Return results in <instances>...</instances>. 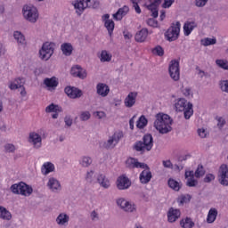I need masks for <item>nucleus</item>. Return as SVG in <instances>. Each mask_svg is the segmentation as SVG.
Segmentation results:
<instances>
[{"label": "nucleus", "mask_w": 228, "mask_h": 228, "mask_svg": "<svg viewBox=\"0 0 228 228\" xmlns=\"http://www.w3.org/2000/svg\"><path fill=\"white\" fill-rule=\"evenodd\" d=\"M70 220V217L69 215L65 213H61L57 218H56V223L58 225H63L64 227H67L69 225V221Z\"/></svg>", "instance_id": "obj_27"}, {"label": "nucleus", "mask_w": 228, "mask_h": 228, "mask_svg": "<svg viewBox=\"0 0 228 228\" xmlns=\"http://www.w3.org/2000/svg\"><path fill=\"white\" fill-rule=\"evenodd\" d=\"M102 20L104 22V26L108 30L110 37H111V35H113V30L115 29V21H113V20H110V14H104L102 17Z\"/></svg>", "instance_id": "obj_13"}, {"label": "nucleus", "mask_w": 228, "mask_h": 228, "mask_svg": "<svg viewBox=\"0 0 228 228\" xmlns=\"http://www.w3.org/2000/svg\"><path fill=\"white\" fill-rule=\"evenodd\" d=\"M153 54H156L157 56H164L165 50L161 45H157L155 48L152 49Z\"/></svg>", "instance_id": "obj_47"}, {"label": "nucleus", "mask_w": 228, "mask_h": 228, "mask_svg": "<svg viewBox=\"0 0 228 228\" xmlns=\"http://www.w3.org/2000/svg\"><path fill=\"white\" fill-rule=\"evenodd\" d=\"M82 167H85L86 168L90 167L92 165V158L90 157H83L81 161Z\"/></svg>", "instance_id": "obj_48"}, {"label": "nucleus", "mask_w": 228, "mask_h": 228, "mask_svg": "<svg viewBox=\"0 0 228 228\" xmlns=\"http://www.w3.org/2000/svg\"><path fill=\"white\" fill-rule=\"evenodd\" d=\"M224 126H225V119H224V118H217V127H219V129H222Z\"/></svg>", "instance_id": "obj_64"}, {"label": "nucleus", "mask_w": 228, "mask_h": 228, "mask_svg": "<svg viewBox=\"0 0 228 228\" xmlns=\"http://www.w3.org/2000/svg\"><path fill=\"white\" fill-rule=\"evenodd\" d=\"M151 179H152V173L151 172V168H145V170L140 174V181L142 184H147L151 183Z\"/></svg>", "instance_id": "obj_22"}, {"label": "nucleus", "mask_w": 228, "mask_h": 228, "mask_svg": "<svg viewBox=\"0 0 228 228\" xmlns=\"http://www.w3.org/2000/svg\"><path fill=\"white\" fill-rule=\"evenodd\" d=\"M204 183H211V181H215V175L208 174L203 179Z\"/></svg>", "instance_id": "obj_59"}, {"label": "nucleus", "mask_w": 228, "mask_h": 228, "mask_svg": "<svg viewBox=\"0 0 228 228\" xmlns=\"http://www.w3.org/2000/svg\"><path fill=\"white\" fill-rule=\"evenodd\" d=\"M174 3H175V0H164L162 8H170Z\"/></svg>", "instance_id": "obj_58"}, {"label": "nucleus", "mask_w": 228, "mask_h": 228, "mask_svg": "<svg viewBox=\"0 0 228 228\" xmlns=\"http://www.w3.org/2000/svg\"><path fill=\"white\" fill-rule=\"evenodd\" d=\"M131 186V180L126 175L118 177L117 187L119 190H127Z\"/></svg>", "instance_id": "obj_12"}, {"label": "nucleus", "mask_w": 228, "mask_h": 228, "mask_svg": "<svg viewBox=\"0 0 228 228\" xmlns=\"http://www.w3.org/2000/svg\"><path fill=\"white\" fill-rule=\"evenodd\" d=\"M64 92L70 99H79V97L83 95V91H81V89L70 86H66Z\"/></svg>", "instance_id": "obj_11"}, {"label": "nucleus", "mask_w": 228, "mask_h": 228, "mask_svg": "<svg viewBox=\"0 0 228 228\" xmlns=\"http://www.w3.org/2000/svg\"><path fill=\"white\" fill-rule=\"evenodd\" d=\"M22 13L25 20L32 24L38 20V9L33 5H24Z\"/></svg>", "instance_id": "obj_4"}, {"label": "nucleus", "mask_w": 228, "mask_h": 228, "mask_svg": "<svg viewBox=\"0 0 228 228\" xmlns=\"http://www.w3.org/2000/svg\"><path fill=\"white\" fill-rule=\"evenodd\" d=\"M216 64L217 67H220V69H224V70H228V61L224 60H216Z\"/></svg>", "instance_id": "obj_46"}, {"label": "nucleus", "mask_w": 228, "mask_h": 228, "mask_svg": "<svg viewBox=\"0 0 228 228\" xmlns=\"http://www.w3.org/2000/svg\"><path fill=\"white\" fill-rule=\"evenodd\" d=\"M201 42L202 45L208 47V45H215V44H216V38L207 37L204 40H201Z\"/></svg>", "instance_id": "obj_44"}, {"label": "nucleus", "mask_w": 228, "mask_h": 228, "mask_svg": "<svg viewBox=\"0 0 228 228\" xmlns=\"http://www.w3.org/2000/svg\"><path fill=\"white\" fill-rule=\"evenodd\" d=\"M55 108H56V104L52 103V104L48 105V106L45 108V112H46V113H54Z\"/></svg>", "instance_id": "obj_61"}, {"label": "nucleus", "mask_w": 228, "mask_h": 228, "mask_svg": "<svg viewBox=\"0 0 228 228\" xmlns=\"http://www.w3.org/2000/svg\"><path fill=\"white\" fill-rule=\"evenodd\" d=\"M179 33H181V22L176 21L175 23H172L165 33V37L168 42H174L179 38Z\"/></svg>", "instance_id": "obj_5"}, {"label": "nucleus", "mask_w": 228, "mask_h": 228, "mask_svg": "<svg viewBox=\"0 0 228 228\" xmlns=\"http://www.w3.org/2000/svg\"><path fill=\"white\" fill-rule=\"evenodd\" d=\"M218 182L222 186L228 185V167L226 164H223L220 166L218 172Z\"/></svg>", "instance_id": "obj_9"}, {"label": "nucleus", "mask_w": 228, "mask_h": 228, "mask_svg": "<svg viewBox=\"0 0 228 228\" xmlns=\"http://www.w3.org/2000/svg\"><path fill=\"white\" fill-rule=\"evenodd\" d=\"M184 118L190 120L191 115H193V103L188 102L187 108L183 110Z\"/></svg>", "instance_id": "obj_35"}, {"label": "nucleus", "mask_w": 228, "mask_h": 228, "mask_svg": "<svg viewBox=\"0 0 228 228\" xmlns=\"http://www.w3.org/2000/svg\"><path fill=\"white\" fill-rule=\"evenodd\" d=\"M190 200H191V195L190 194L182 195L180 200V204H188Z\"/></svg>", "instance_id": "obj_52"}, {"label": "nucleus", "mask_w": 228, "mask_h": 228, "mask_svg": "<svg viewBox=\"0 0 228 228\" xmlns=\"http://www.w3.org/2000/svg\"><path fill=\"white\" fill-rule=\"evenodd\" d=\"M168 72H169V76H170L171 79H173V81H179V79L181 78L179 61L172 60L169 62Z\"/></svg>", "instance_id": "obj_8"}, {"label": "nucleus", "mask_w": 228, "mask_h": 228, "mask_svg": "<svg viewBox=\"0 0 228 228\" xmlns=\"http://www.w3.org/2000/svg\"><path fill=\"white\" fill-rule=\"evenodd\" d=\"M72 5L74 6L76 10V13L78 15V17H81L83 15V12L86 10V3L85 5V0H75L72 2Z\"/></svg>", "instance_id": "obj_17"}, {"label": "nucleus", "mask_w": 228, "mask_h": 228, "mask_svg": "<svg viewBox=\"0 0 228 228\" xmlns=\"http://www.w3.org/2000/svg\"><path fill=\"white\" fill-rule=\"evenodd\" d=\"M147 10H149L150 12H151V17H153V19H158V16L159 15V7L158 6H151V4L146 5Z\"/></svg>", "instance_id": "obj_40"}, {"label": "nucleus", "mask_w": 228, "mask_h": 228, "mask_svg": "<svg viewBox=\"0 0 228 228\" xmlns=\"http://www.w3.org/2000/svg\"><path fill=\"white\" fill-rule=\"evenodd\" d=\"M208 0H195V5L198 6V8H202L206 6Z\"/></svg>", "instance_id": "obj_57"}, {"label": "nucleus", "mask_w": 228, "mask_h": 228, "mask_svg": "<svg viewBox=\"0 0 228 228\" xmlns=\"http://www.w3.org/2000/svg\"><path fill=\"white\" fill-rule=\"evenodd\" d=\"M185 179H192L195 177V172L193 171H185L184 175Z\"/></svg>", "instance_id": "obj_63"}, {"label": "nucleus", "mask_w": 228, "mask_h": 228, "mask_svg": "<svg viewBox=\"0 0 228 228\" xmlns=\"http://www.w3.org/2000/svg\"><path fill=\"white\" fill-rule=\"evenodd\" d=\"M70 74L73 77H79V79H85L86 77V70H84L79 65L73 66Z\"/></svg>", "instance_id": "obj_15"}, {"label": "nucleus", "mask_w": 228, "mask_h": 228, "mask_svg": "<svg viewBox=\"0 0 228 228\" xmlns=\"http://www.w3.org/2000/svg\"><path fill=\"white\" fill-rule=\"evenodd\" d=\"M162 165L164 168H170L171 170H174V164H172V161H170V159L163 160Z\"/></svg>", "instance_id": "obj_53"}, {"label": "nucleus", "mask_w": 228, "mask_h": 228, "mask_svg": "<svg viewBox=\"0 0 228 228\" xmlns=\"http://www.w3.org/2000/svg\"><path fill=\"white\" fill-rule=\"evenodd\" d=\"M198 134L200 138H206L208 136V132H206V129L200 128L198 129Z\"/></svg>", "instance_id": "obj_62"}, {"label": "nucleus", "mask_w": 228, "mask_h": 228, "mask_svg": "<svg viewBox=\"0 0 228 228\" xmlns=\"http://www.w3.org/2000/svg\"><path fill=\"white\" fill-rule=\"evenodd\" d=\"M138 96V93L131 92L125 99V106L126 108H133L134 104H136V97Z\"/></svg>", "instance_id": "obj_20"}, {"label": "nucleus", "mask_w": 228, "mask_h": 228, "mask_svg": "<svg viewBox=\"0 0 228 228\" xmlns=\"http://www.w3.org/2000/svg\"><path fill=\"white\" fill-rule=\"evenodd\" d=\"M126 163L128 168H149L147 164L138 162V159L134 158H129Z\"/></svg>", "instance_id": "obj_14"}, {"label": "nucleus", "mask_w": 228, "mask_h": 228, "mask_svg": "<svg viewBox=\"0 0 228 228\" xmlns=\"http://www.w3.org/2000/svg\"><path fill=\"white\" fill-rule=\"evenodd\" d=\"M10 189L15 195H23L24 197H29L33 193V187L24 182L12 184Z\"/></svg>", "instance_id": "obj_3"}, {"label": "nucleus", "mask_w": 228, "mask_h": 228, "mask_svg": "<svg viewBox=\"0 0 228 228\" xmlns=\"http://www.w3.org/2000/svg\"><path fill=\"white\" fill-rule=\"evenodd\" d=\"M53 54H54V45L49 42L43 44L39 50V57L45 61H47Z\"/></svg>", "instance_id": "obj_7"}, {"label": "nucleus", "mask_w": 228, "mask_h": 228, "mask_svg": "<svg viewBox=\"0 0 228 228\" xmlns=\"http://www.w3.org/2000/svg\"><path fill=\"white\" fill-rule=\"evenodd\" d=\"M61 51L64 56H72L74 46L70 43H63L61 45Z\"/></svg>", "instance_id": "obj_25"}, {"label": "nucleus", "mask_w": 228, "mask_h": 228, "mask_svg": "<svg viewBox=\"0 0 228 228\" xmlns=\"http://www.w3.org/2000/svg\"><path fill=\"white\" fill-rule=\"evenodd\" d=\"M188 101L184 98H180L177 100V102L175 103V108L176 111H184L186 108H188V104H186Z\"/></svg>", "instance_id": "obj_29"}, {"label": "nucleus", "mask_w": 228, "mask_h": 228, "mask_svg": "<svg viewBox=\"0 0 228 228\" xmlns=\"http://www.w3.org/2000/svg\"><path fill=\"white\" fill-rule=\"evenodd\" d=\"M0 218L8 222L12 220V213L6 208L0 206Z\"/></svg>", "instance_id": "obj_31"}, {"label": "nucleus", "mask_w": 228, "mask_h": 228, "mask_svg": "<svg viewBox=\"0 0 228 228\" xmlns=\"http://www.w3.org/2000/svg\"><path fill=\"white\" fill-rule=\"evenodd\" d=\"M180 216L181 210L174 208H169L167 212V221L170 222V224H174V222H176Z\"/></svg>", "instance_id": "obj_19"}, {"label": "nucleus", "mask_w": 228, "mask_h": 228, "mask_svg": "<svg viewBox=\"0 0 228 228\" xmlns=\"http://www.w3.org/2000/svg\"><path fill=\"white\" fill-rule=\"evenodd\" d=\"M28 142L33 143L35 149H40L42 147V136L35 132L29 134Z\"/></svg>", "instance_id": "obj_16"}, {"label": "nucleus", "mask_w": 228, "mask_h": 228, "mask_svg": "<svg viewBox=\"0 0 228 228\" xmlns=\"http://www.w3.org/2000/svg\"><path fill=\"white\" fill-rule=\"evenodd\" d=\"M206 174V171L204 170V166L202 164H200L194 173L196 179H200L204 175Z\"/></svg>", "instance_id": "obj_39"}, {"label": "nucleus", "mask_w": 228, "mask_h": 228, "mask_svg": "<svg viewBox=\"0 0 228 228\" xmlns=\"http://www.w3.org/2000/svg\"><path fill=\"white\" fill-rule=\"evenodd\" d=\"M219 86L222 92H225V94H228V80H221L219 82Z\"/></svg>", "instance_id": "obj_50"}, {"label": "nucleus", "mask_w": 228, "mask_h": 228, "mask_svg": "<svg viewBox=\"0 0 228 228\" xmlns=\"http://www.w3.org/2000/svg\"><path fill=\"white\" fill-rule=\"evenodd\" d=\"M14 83L17 85L18 88H24V85L26 84V78L18 77L14 80Z\"/></svg>", "instance_id": "obj_49"}, {"label": "nucleus", "mask_w": 228, "mask_h": 228, "mask_svg": "<svg viewBox=\"0 0 228 228\" xmlns=\"http://www.w3.org/2000/svg\"><path fill=\"white\" fill-rule=\"evenodd\" d=\"M44 85H45L49 90H56V86H58L59 82L56 80V77H53L51 78H45L44 80Z\"/></svg>", "instance_id": "obj_28"}, {"label": "nucleus", "mask_w": 228, "mask_h": 228, "mask_svg": "<svg viewBox=\"0 0 228 228\" xmlns=\"http://www.w3.org/2000/svg\"><path fill=\"white\" fill-rule=\"evenodd\" d=\"M42 174L44 175H47L48 174H51V172H54V164L51 162H45L41 168Z\"/></svg>", "instance_id": "obj_30"}, {"label": "nucleus", "mask_w": 228, "mask_h": 228, "mask_svg": "<svg viewBox=\"0 0 228 228\" xmlns=\"http://www.w3.org/2000/svg\"><path fill=\"white\" fill-rule=\"evenodd\" d=\"M124 138V133L122 132H115L114 134H112L108 141L104 142L102 144L103 149H107V151H110V149H115L117 147V144Z\"/></svg>", "instance_id": "obj_6"}, {"label": "nucleus", "mask_w": 228, "mask_h": 228, "mask_svg": "<svg viewBox=\"0 0 228 228\" xmlns=\"http://www.w3.org/2000/svg\"><path fill=\"white\" fill-rule=\"evenodd\" d=\"M13 37L15 40H17L18 44H21L24 45L26 42V37H24L23 33L20 31H14Z\"/></svg>", "instance_id": "obj_37"}, {"label": "nucleus", "mask_w": 228, "mask_h": 228, "mask_svg": "<svg viewBox=\"0 0 228 228\" xmlns=\"http://www.w3.org/2000/svg\"><path fill=\"white\" fill-rule=\"evenodd\" d=\"M100 61H102V63L106 61H111V55H110V53H108L106 50L102 51Z\"/></svg>", "instance_id": "obj_41"}, {"label": "nucleus", "mask_w": 228, "mask_h": 228, "mask_svg": "<svg viewBox=\"0 0 228 228\" xmlns=\"http://www.w3.org/2000/svg\"><path fill=\"white\" fill-rule=\"evenodd\" d=\"M133 4V8H134L135 12L140 14L142 13V9L140 8V5L138 4V2L136 0H131Z\"/></svg>", "instance_id": "obj_56"}, {"label": "nucleus", "mask_w": 228, "mask_h": 228, "mask_svg": "<svg viewBox=\"0 0 228 228\" xmlns=\"http://www.w3.org/2000/svg\"><path fill=\"white\" fill-rule=\"evenodd\" d=\"M4 149L6 152H15V145L13 144H10V143L5 144Z\"/></svg>", "instance_id": "obj_60"}, {"label": "nucleus", "mask_w": 228, "mask_h": 228, "mask_svg": "<svg viewBox=\"0 0 228 228\" xmlns=\"http://www.w3.org/2000/svg\"><path fill=\"white\" fill-rule=\"evenodd\" d=\"M218 216V211L216 208H211L208 211V215L207 217L208 224H213L216 220V216Z\"/></svg>", "instance_id": "obj_34"}, {"label": "nucleus", "mask_w": 228, "mask_h": 228, "mask_svg": "<svg viewBox=\"0 0 228 228\" xmlns=\"http://www.w3.org/2000/svg\"><path fill=\"white\" fill-rule=\"evenodd\" d=\"M47 186L53 193H58V191H61V184L60 181L54 177H51L47 183Z\"/></svg>", "instance_id": "obj_18"}, {"label": "nucleus", "mask_w": 228, "mask_h": 228, "mask_svg": "<svg viewBox=\"0 0 228 228\" xmlns=\"http://www.w3.org/2000/svg\"><path fill=\"white\" fill-rule=\"evenodd\" d=\"M154 146V138L152 134H146L142 137V141L135 142L133 149L136 151V152H145V151H152V147Z\"/></svg>", "instance_id": "obj_2"}, {"label": "nucleus", "mask_w": 228, "mask_h": 228, "mask_svg": "<svg viewBox=\"0 0 228 228\" xmlns=\"http://www.w3.org/2000/svg\"><path fill=\"white\" fill-rule=\"evenodd\" d=\"M91 115H90V112L89 111H84L81 113L80 115V119L83 121V122H86V120H89Z\"/></svg>", "instance_id": "obj_55"}, {"label": "nucleus", "mask_w": 228, "mask_h": 228, "mask_svg": "<svg viewBox=\"0 0 228 228\" xmlns=\"http://www.w3.org/2000/svg\"><path fill=\"white\" fill-rule=\"evenodd\" d=\"M149 120H147V118H145V116H141L139 118V119L136 122V127L138 129H143V127H145L148 124Z\"/></svg>", "instance_id": "obj_38"}, {"label": "nucleus", "mask_w": 228, "mask_h": 228, "mask_svg": "<svg viewBox=\"0 0 228 228\" xmlns=\"http://www.w3.org/2000/svg\"><path fill=\"white\" fill-rule=\"evenodd\" d=\"M186 186H188V188H195L199 186V180L195 179V177L188 178L186 181Z\"/></svg>", "instance_id": "obj_43"}, {"label": "nucleus", "mask_w": 228, "mask_h": 228, "mask_svg": "<svg viewBox=\"0 0 228 228\" xmlns=\"http://www.w3.org/2000/svg\"><path fill=\"white\" fill-rule=\"evenodd\" d=\"M94 170L88 171L86 175V183H89L90 184H92V183H94Z\"/></svg>", "instance_id": "obj_51"}, {"label": "nucleus", "mask_w": 228, "mask_h": 228, "mask_svg": "<svg viewBox=\"0 0 228 228\" xmlns=\"http://www.w3.org/2000/svg\"><path fill=\"white\" fill-rule=\"evenodd\" d=\"M117 206H118V208L123 209V211H126L127 213H133L136 209V208H134V205H132L124 198H119L117 200Z\"/></svg>", "instance_id": "obj_10"}, {"label": "nucleus", "mask_w": 228, "mask_h": 228, "mask_svg": "<svg viewBox=\"0 0 228 228\" xmlns=\"http://www.w3.org/2000/svg\"><path fill=\"white\" fill-rule=\"evenodd\" d=\"M167 184L169 188H171V190H174V191H179V190L183 188V184L175 181L174 178H169L167 181Z\"/></svg>", "instance_id": "obj_32"}, {"label": "nucleus", "mask_w": 228, "mask_h": 228, "mask_svg": "<svg viewBox=\"0 0 228 228\" xmlns=\"http://www.w3.org/2000/svg\"><path fill=\"white\" fill-rule=\"evenodd\" d=\"M173 120L168 114L159 113L156 115V120L154 122V127L160 133V134H167L172 131Z\"/></svg>", "instance_id": "obj_1"}, {"label": "nucleus", "mask_w": 228, "mask_h": 228, "mask_svg": "<svg viewBox=\"0 0 228 228\" xmlns=\"http://www.w3.org/2000/svg\"><path fill=\"white\" fill-rule=\"evenodd\" d=\"M87 8H94V10L99 8V1L97 0H86Z\"/></svg>", "instance_id": "obj_45"}, {"label": "nucleus", "mask_w": 228, "mask_h": 228, "mask_svg": "<svg viewBox=\"0 0 228 228\" xmlns=\"http://www.w3.org/2000/svg\"><path fill=\"white\" fill-rule=\"evenodd\" d=\"M97 183L102 186V188H104L105 190H108L110 186H111V183H110V179L106 177V175L104 174H99L97 176Z\"/></svg>", "instance_id": "obj_24"}, {"label": "nucleus", "mask_w": 228, "mask_h": 228, "mask_svg": "<svg viewBox=\"0 0 228 228\" xmlns=\"http://www.w3.org/2000/svg\"><path fill=\"white\" fill-rule=\"evenodd\" d=\"M127 13H129V6L124 5L113 14V19L114 20H122Z\"/></svg>", "instance_id": "obj_21"}, {"label": "nucleus", "mask_w": 228, "mask_h": 228, "mask_svg": "<svg viewBox=\"0 0 228 228\" xmlns=\"http://www.w3.org/2000/svg\"><path fill=\"white\" fill-rule=\"evenodd\" d=\"M196 70H197V75L199 76V77H200V79H203V77H211V75L204 70H202L200 69V67L196 66Z\"/></svg>", "instance_id": "obj_42"}, {"label": "nucleus", "mask_w": 228, "mask_h": 228, "mask_svg": "<svg viewBox=\"0 0 228 228\" xmlns=\"http://www.w3.org/2000/svg\"><path fill=\"white\" fill-rule=\"evenodd\" d=\"M180 225L183 228H193L195 227V223L191 221V218L186 217L180 221Z\"/></svg>", "instance_id": "obj_36"}, {"label": "nucleus", "mask_w": 228, "mask_h": 228, "mask_svg": "<svg viewBox=\"0 0 228 228\" xmlns=\"http://www.w3.org/2000/svg\"><path fill=\"white\" fill-rule=\"evenodd\" d=\"M156 18H150L147 20L148 26H151V28H158V21L155 20Z\"/></svg>", "instance_id": "obj_54"}, {"label": "nucleus", "mask_w": 228, "mask_h": 228, "mask_svg": "<svg viewBox=\"0 0 228 228\" xmlns=\"http://www.w3.org/2000/svg\"><path fill=\"white\" fill-rule=\"evenodd\" d=\"M147 37H149V29L142 28L135 34V42H144L147 40Z\"/></svg>", "instance_id": "obj_26"}, {"label": "nucleus", "mask_w": 228, "mask_h": 228, "mask_svg": "<svg viewBox=\"0 0 228 228\" xmlns=\"http://www.w3.org/2000/svg\"><path fill=\"white\" fill-rule=\"evenodd\" d=\"M96 94L101 95V97H108V94H110V86L103 83L97 84Z\"/></svg>", "instance_id": "obj_23"}, {"label": "nucleus", "mask_w": 228, "mask_h": 228, "mask_svg": "<svg viewBox=\"0 0 228 228\" xmlns=\"http://www.w3.org/2000/svg\"><path fill=\"white\" fill-rule=\"evenodd\" d=\"M196 26L197 25L195 24L194 21L185 22L183 25V33H184L185 37H190V35L191 34V30L195 29Z\"/></svg>", "instance_id": "obj_33"}]
</instances>
